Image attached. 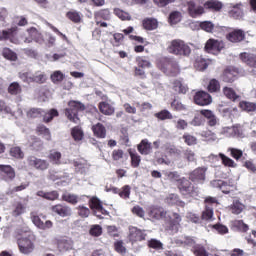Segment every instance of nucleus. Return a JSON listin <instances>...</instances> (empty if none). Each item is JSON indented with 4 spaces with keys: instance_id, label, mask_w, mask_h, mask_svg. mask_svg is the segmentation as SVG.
Segmentation results:
<instances>
[{
    "instance_id": "49",
    "label": "nucleus",
    "mask_w": 256,
    "mask_h": 256,
    "mask_svg": "<svg viewBox=\"0 0 256 256\" xmlns=\"http://www.w3.org/2000/svg\"><path fill=\"white\" fill-rule=\"evenodd\" d=\"M3 57L9 61H17V54L9 48H4L2 52Z\"/></svg>"
},
{
    "instance_id": "44",
    "label": "nucleus",
    "mask_w": 256,
    "mask_h": 256,
    "mask_svg": "<svg viewBox=\"0 0 256 256\" xmlns=\"http://www.w3.org/2000/svg\"><path fill=\"white\" fill-rule=\"evenodd\" d=\"M48 158L54 165H61V152L52 150L50 151Z\"/></svg>"
},
{
    "instance_id": "2",
    "label": "nucleus",
    "mask_w": 256,
    "mask_h": 256,
    "mask_svg": "<svg viewBox=\"0 0 256 256\" xmlns=\"http://www.w3.org/2000/svg\"><path fill=\"white\" fill-rule=\"evenodd\" d=\"M162 175L166 181H170L171 183H177L178 189L182 195L185 197H198L199 190L191 185V182L179 175L177 171L171 170H163Z\"/></svg>"
},
{
    "instance_id": "45",
    "label": "nucleus",
    "mask_w": 256,
    "mask_h": 256,
    "mask_svg": "<svg viewBox=\"0 0 256 256\" xmlns=\"http://www.w3.org/2000/svg\"><path fill=\"white\" fill-rule=\"evenodd\" d=\"M237 131V127L234 126H227L223 127L220 131L221 135H224L225 137H235V133Z\"/></svg>"
},
{
    "instance_id": "43",
    "label": "nucleus",
    "mask_w": 256,
    "mask_h": 256,
    "mask_svg": "<svg viewBox=\"0 0 256 256\" xmlns=\"http://www.w3.org/2000/svg\"><path fill=\"white\" fill-rule=\"evenodd\" d=\"M94 17L97 25H99V19H105V20L109 19L111 17V12H109V10L107 9L100 10L94 14Z\"/></svg>"
},
{
    "instance_id": "61",
    "label": "nucleus",
    "mask_w": 256,
    "mask_h": 256,
    "mask_svg": "<svg viewBox=\"0 0 256 256\" xmlns=\"http://www.w3.org/2000/svg\"><path fill=\"white\" fill-rule=\"evenodd\" d=\"M10 154L12 157H15L16 159H23V157H25V154L23 153V151H21L20 147L11 148Z\"/></svg>"
},
{
    "instance_id": "19",
    "label": "nucleus",
    "mask_w": 256,
    "mask_h": 256,
    "mask_svg": "<svg viewBox=\"0 0 256 256\" xmlns=\"http://www.w3.org/2000/svg\"><path fill=\"white\" fill-rule=\"evenodd\" d=\"M74 167L77 173L85 175L89 171L91 164L85 159H77L74 161Z\"/></svg>"
},
{
    "instance_id": "34",
    "label": "nucleus",
    "mask_w": 256,
    "mask_h": 256,
    "mask_svg": "<svg viewBox=\"0 0 256 256\" xmlns=\"http://www.w3.org/2000/svg\"><path fill=\"white\" fill-rule=\"evenodd\" d=\"M44 123H51L55 117H59V112L57 109H50L48 112L42 113Z\"/></svg>"
},
{
    "instance_id": "41",
    "label": "nucleus",
    "mask_w": 256,
    "mask_h": 256,
    "mask_svg": "<svg viewBox=\"0 0 256 256\" xmlns=\"http://www.w3.org/2000/svg\"><path fill=\"white\" fill-rule=\"evenodd\" d=\"M219 157L222 161V165H224L225 167H232V168L237 167V163H235L233 159L227 157L225 154L220 153Z\"/></svg>"
},
{
    "instance_id": "22",
    "label": "nucleus",
    "mask_w": 256,
    "mask_h": 256,
    "mask_svg": "<svg viewBox=\"0 0 256 256\" xmlns=\"http://www.w3.org/2000/svg\"><path fill=\"white\" fill-rule=\"evenodd\" d=\"M238 74L239 73L235 70V68L229 67L224 71L222 80L225 81V83H233V81L237 79Z\"/></svg>"
},
{
    "instance_id": "30",
    "label": "nucleus",
    "mask_w": 256,
    "mask_h": 256,
    "mask_svg": "<svg viewBox=\"0 0 256 256\" xmlns=\"http://www.w3.org/2000/svg\"><path fill=\"white\" fill-rule=\"evenodd\" d=\"M204 9H209L210 11H219L223 9V3L219 0H208L204 3Z\"/></svg>"
},
{
    "instance_id": "21",
    "label": "nucleus",
    "mask_w": 256,
    "mask_h": 256,
    "mask_svg": "<svg viewBox=\"0 0 256 256\" xmlns=\"http://www.w3.org/2000/svg\"><path fill=\"white\" fill-rule=\"evenodd\" d=\"M26 211L27 204H23L21 201L15 202L12 206V217H21Z\"/></svg>"
},
{
    "instance_id": "51",
    "label": "nucleus",
    "mask_w": 256,
    "mask_h": 256,
    "mask_svg": "<svg viewBox=\"0 0 256 256\" xmlns=\"http://www.w3.org/2000/svg\"><path fill=\"white\" fill-rule=\"evenodd\" d=\"M65 57V53H54V54H46L47 61H50L51 63H55V61H59Z\"/></svg>"
},
{
    "instance_id": "63",
    "label": "nucleus",
    "mask_w": 256,
    "mask_h": 256,
    "mask_svg": "<svg viewBox=\"0 0 256 256\" xmlns=\"http://www.w3.org/2000/svg\"><path fill=\"white\" fill-rule=\"evenodd\" d=\"M171 107L174 111H185V109H187V107H185V105H183L179 100H173Z\"/></svg>"
},
{
    "instance_id": "37",
    "label": "nucleus",
    "mask_w": 256,
    "mask_h": 256,
    "mask_svg": "<svg viewBox=\"0 0 256 256\" xmlns=\"http://www.w3.org/2000/svg\"><path fill=\"white\" fill-rule=\"evenodd\" d=\"M39 135H42L46 141H51V131L45 125H38L36 129Z\"/></svg>"
},
{
    "instance_id": "31",
    "label": "nucleus",
    "mask_w": 256,
    "mask_h": 256,
    "mask_svg": "<svg viewBox=\"0 0 256 256\" xmlns=\"http://www.w3.org/2000/svg\"><path fill=\"white\" fill-rule=\"evenodd\" d=\"M37 196L42 197L43 199H47V201H56V199H59V193L57 191H38Z\"/></svg>"
},
{
    "instance_id": "59",
    "label": "nucleus",
    "mask_w": 256,
    "mask_h": 256,
    "mask_svg": "<svg viewBox=\"0 0 256 256\" xmlns=\"http://www.w3.org/2000/svg\"><path fill=\"white\" fill-rule=\"evenodd\" d=\"M155 117H157V119H160L161 121H165V119H173V115L168 110H162L156 113Z\"/></svg>"
},
{
    "instance_id": "24",
    "label": "nucleus",
    "mask_w": 256,
    "mask_h": 256,
    "mask_svg": "<svg viewBox=\"0 0 256 256\" xmlns=\"http://www.w3.org/2000/svg\"><path fill=\"white\" fill-rule=\"evenodd\" d=\"M219 112L226 119H235L239 115V110L237 108H225L223 106H219Z\"/></svg>"
},
{
    "instance_id": "48",
    "label": "nucleus",
    "mask_w": 256,
    "mask_h": 256,
    "mask_svg": "<svg viewBox=\"0 0 256 256\" xmlns=\"http://www.w3.org/2000/svg\"><path fill=\"white\" fill-rule=\"evenodd\" d=\"M44 111L39 108H32L27 112V117L29 119H37V117H41Z\"/></svg>"
},
{
    "instance_id": "52",
    "label": "nucleus",
    "mask_w": 256,
    "mask_h": 256,
    "mask_svg": "<svg viewBox=\"0 0 256 256\" xmlns=\"http://www.w3.org/2000/svg\"><path fill=\"white\" fill-rule=\"evenodd\" d=\"M89 233L92 237H100L103 233V228L98 224L92 225Z\"/></svg>"
},
{
    "instance_id": "23",
    "label": "nucleus",
    "mask_w": 256,
    "mask_h": 256,
    "mask_svg": "<svg viewBox=\"0 0 256 256\" xmlns=\"http://www.w3.org/2000/svg\"><path fill=\"white\" fill-rule=\"evenodd\" d=\"M240 59L249 67H253L254 69H256V54L243 52L240 54Z\"/></svg>"
},
{
    "instance_id": "50",
    "label": "nucleus",
    "mask_w": 256,
    "mask_h": 256,
    "mask_svg": "<svg viewBox=\"0 0 256 256\" xmlns=\"http://www.w3.org/2000/svg\"><path fill=\"white\" fill-rule=\"evenodd\" d=\"M8 93H10V95H19V93H21V86L19 85V83H11L8 87Z\"/></svg>"
},
{
    "instance_id": "42",
    "label": "nucleus",
    "mask_w": 256,
    "mask_h": 256,
    "mask_svg": "<svg viewBox=\"0 0 256 256\" xmlns=\"http://www.w3.org/2000/svg\"><path fill=\"white\" fill-rule=\"evenodd\" d=\"M114 15H116L118 19H121V21H131V15L119 8L114 9Z\"/></svg>"
},
{
    "instance_id": "26",
    "label": "nucleus",
    "mask_w": 256,
    "mask_h": 256,
    "mask_svg": "<svg viewBox=\"0 0 256 256\" xmlns=\"http://www.w3.org/2000/svg\"><path fill=\"white\" fill-rule=\"evenodd\" d=\"M138 151L141 155H149L153 151V147L151 146L149 140L143 139L138 144Z\"/></svg>"
},
{
    "instance_id": "38",
    "label": "nucleus",
    "mask_w": 256,
    "mask_h": 256,
    "mask_svg": "<svg viewBox=\"0 0 256 256\" xmlns=\"http://www.w3.org/2000/svg\"><path fill=\"white\" fill-rule=\"evenodd\" d=\"M62 199L71 205H77L79 203V196L71 193H64Z\"/></svg>"
},
{
    "instance_id": "39",
    "label": "nucleus",
    "mask_w": 256,
    "mask_h": 256,
    "mask_svg": "<svg viewBox=\"0 0 256 256\" xmlns=\"http://www.w3.org/2000/svg\"><path fill=\"white\" fill-rule=\"evenodd\" d=\"M71 135L74 139V141H82L84 137L83 129L79 126H75L71 129Z\"/></svg>"
},
{
    "instance_id": "62",
    "label": "nucleus",
    "mask_w": 256,
    "mask_h": 256,
    "mask_svg": "<svg viewBox=\"0 0 256 256\" xmlns=\"http://www.w3.org/2000/svg\"><path fill=\"white\" fill-rule=\"evenodd\" d=\"M63 79H65V75H63V73L61 71H55L51 75L52 83H61V81H63Z\"/></svg>"
},
{
    "instance_id": "35",
    "label": "nucleus",
    "mask_w": 256,
    "mask_h": 256,
    "mask_svg": "<svg viewBox=\"0 0 256 256\" xmlns=\"http://www.w3.org/2000/svg\"><path fill=\"white\" fill-rule=\"evenodd\" d=\"M244 209H245L244 204L241 203L239 200L233 201V204L231 205V212L234 215H241V213H243Z\"/></svg>"
},
{
    "instance_id": "14",
    "label": "nucleus",
    "mask_w": 256,
    "mask_h": 256,
    "mask_svg": "<svg viewBox=\"0 0 256 256\" xmlns=\"http://www.w3.org/2000/svg\"><path fill=\"white\" fill-rule=\"evenodd\" d=\"M228 41L231 43H241V41H245V31L241 29H235L229 32L226 36Z\"/></svg>"
},
{
    "instance_id": "1",
    "label": "nucleus",
    "mask_w": 256,
    "mask_h": 256,
    "mask_svg": "<svg viewBox=\"0 0 256 256\" xmlns=\"http://www.w3.org/2000/svg\"><path fill=\"white\" fill-rule=\"evenodd\" d=\"M17 30V27H12L10 29L0 31V41H10V43H14V45L33 43V41L41 45L45 41L43 40V35L35 27L27 29L25 33L20 35H17Z\"/></svg>"
},
{
    "instance_id": "5",
    "label": "nucleus",
    "mask_w": 256,
    "mask_h": 256,
    "mask_svg": "<svg viewBox=\"0 0 256 256\" xmlns=\"http://www.w3.org/2000/svg\"><path fill=\"white\" fill-rule=\"evenodd\" d=\"M168 52L172 55H179L183 57H189L191 55V48L183 40H172L168 45Z\"/></svg>"
},
{
    "instance_id": "40",
    "label": "nucleus",
    "mask_w": 256,
    "mask_h": 256,
    "mask_svg": "<svg viewBox=\"0 0 256 256\" xmlns=\"http://www.w3.org/2000/svg\"><path fill=\"white\" fill-rule=\"evenodd\" d=\"M173 89L176 93H182L185 95L187 93V86L183 84L181 80H174L173 81Z\"/></svg>"
},
{
    "instance_id": "29",
    "label": "nucleus",
    "mask_w": 256,
    "mask_h": 256,
    "mask_svg": "<svg viewBox=\"0 0 256 256\" xmlns=\"http://www.w3.org/2000/svg\"><path fill=\"white\" fill-rule=\"evenodd\" d=\"M209 63H211V60H207L201 56H198L195 60L194 67L198 71H205V69L209 67Z\"/></svg>"
},
{
    "instance_id": "18",
    "label": "nucleus",
    "mask_w": 256,
    "mask_h": 256,
    "mask_svg": "<svg viewBox=\"0 0 256 256\" xmlns=\"http://www.w3.org/2000/svg\"><path fill=\"white\" fill-rule=\"evenodd\" d=\"M206 168H197L189 176L193 183H203L205 181Z\"/></svg>"
},
{
    "instance_id": "8",
    "label": "nucleus",
    "mask_w": 256,
    "mask_h": 256,
    "mask_svg": "<svg viewBox=\"0 0 256 256\" xmlns=\"http://www.w3.org/2000/svg\"><path fill=\"white\" fill-rule=\"evenodd\" d=\"M225 49V43L221 40L209 39L205 44V51L211 55H219Z\"/></svg>"
},
{
    "instance_id": "57",
    "label": "nucleus",
    "mask_w": 256,
    "mask_h": 256,
    "mask_svg": "<svg viewBox=\"0 0 256 256\" xmlns=\"http://www.w3.org/2000/svg\"><path fill=\"white\" fill-rule=\"evenodd\" d=\"M181 21V13L174 11L169 16L170 25H177Z\"/></svg>"
},
{
    "instance_id": "33",
    "label": "nucleus",
    "mask_w": 256,
    "mask_h": 256,
    "mask_svg": "<svg viewBox=\"0 0 256 256\" xmlns=\"http://www.w3.org/2000/svg\"><path fill=\"white\" fill-rule=\"evenodd\" d=\"M67 18L70 19L73 23H81L83 21V14L75 10H71L66 14Z\"/></svg>"
},
{
    "instance_id": "13",
    "label": "nucleus",
    "mask_w": 256,
    "mask_h": 256,
    "mask_svg": "<svg viewBox=\"0 0 256 256\" xmlns=\"http://www.w3.org/2000/svg\"><path fill=\"white\" fill-rule=\"evenodd\" d=\"M30 167H35V169H39L40 171H45V169H49V162L43 159H39L35 156H30L27 159Z\"/></svg>"
},
{
    "instance_id": "27",
    "label": "nucleus",
    "mask_w": 256,
    "mask_h": 256,
    "mask_svg": "<svg viewBox=\"0 0 256 256\" xmlns=\"http://www.w3.org/2000/svg\"><path fill=\"white\" fill-rule=\"evenodd\" d=\"M92 131L95 137H98L99 139H105V137H107V129L101 123H97L96 125H93Z\"/></svg>"
},
{
    "instance_id": "32",
    "label": "nucleus",
    "mask_w": 256,
    "mask_h": 256,
    "mask_svg": "<svg viewBox=\"0 0 256 256\" xmlns=\"http://www.w3.org/2000/svg\"><path fill=\"white\" fill-rule=\"evenodd\" d=\"M222 92L227 99H230V101H237V99L240 97L239 94H237V92H235V90L231 87H224Z\"/></svg>"
},
{
    "instance_id": "20",
    "label": "nucleus",
    "mask_w": 256,
    "mask_h": 256,
    "mask_svg": "<svg viewBox=\"0 0 256 256\" xmlns=\"http://www.w3.org/2000/svg\"><path fill=\"white\" fill-rule=\"evenodd\" d=\"M130 241H145V231L138 229L137 227H130Z\"/></svg>"
},
{
    "instance_id": "60",
    "label": "nucleus",
    "mask_w": 256,
    "mask_h": 256,
    "mask_svg": "<svg viewBox=\"0 0 256 256\" xmlns=\"http://www.w3.org/2000/svg\"><path fill=\"white\" fill-rule=\"evenodd\" d=\"M130 157H131V165L134 168L139 167L141 163V156H139L137 153L130 152Z\"/></svg>"
},
{
    "instance_id": "10",
    "label": "nucleus",
    "mask_w": 256,
    "mask_h": 256,
    "mask_svg": "<svg viewBox=\"0 0 256 256\" xmlns=\"http://www.w3.org/2000/svg\"><path fill=\"white\" fill-rule=\"evenodd\" d=\"M187 11L188 15L192 17V19H197L204 15L205 13V6H202L194 1H190L187 3Z\"/></svg>"
},
{
    "instance_id": "55",
    "label": "nucleus",
    "mask_w": 256,
    "mask_h": 256,
    "mask_svg": "<svg viewBox=\"0 0 256 256\" xmlns=\"http://www.w3.org/2000/svg\"><path fill=\"white\" fill-rule=\"evenodd\" d=\"M166 201L169 205H184V203L179 200V196L177 194H170Z\"/></svg>"
},
{
    "instance_id": "56",
    "label": "nucleus",
    "mask_w": 256,
    "mask_h": 256,
    "mask_svg": "<svg viewBox=\"0 0 256 256\" xmlns=\"http://www.w3.org/2000/svg\"><path fill=\"white\" fill-rule=\"evenodd\" d=\"M190 123L194 127H201V125L203 123H205V118L203 117V115L201 113L200 114H196L194 116L193 120Z\"/></svg>"
},
{
    "instance_id": "28",
    "label": "nucleus",
    "mask_w": 256,
    "mask_h": 256,
    "mask_svg": "<svg viewBox=\"0 0 256 256\" xmlns=\"http://www.w3.org/2000/svg\"><path fill=\"white\" fill-rule=\"evenodd\" d=\"M142 25L147 31H155L159 27V22L155 18H146L143 20Z\"/></svg>"
},
{
    "instance_id": "46",
    "label": "nucleus",
    "mask_w": 256,
    "mask_h": 256,
    "mask_svg": "<svg viewBox=\"0 0 256 256\" xmlns=\"http://www.w3.org/2000/svg\"><path fill=\"white\" fill-rule=\"evenodd\" d=\"M200 29L205 31L206 33H213V29H215V24L211 21H202L200 22Z\"/></svg>"
},
{
    "instance_id": "7",
    "label": "nucleus",
    "mask_w": 256,
    "mask_h": 256,
    "mask_svg": "<svg viewBox=\"0 0 256 256\" xmlns=\"http://www.w3.org/2000/svg\"><path fill=\"white\" fill-rule=\"evenodd\" d=\"M68 107L69 108L65 110L67 119H69V121L72 123H79V116H77V113H79V111H85V105H83L81 102L70 101L68 103Z\"/></svg>"
},
{
    "instance_id": "12",
    "label": "nucleus",
    "mask_w": 256,
    "mask_h": 256,
    "mask_svg": "<svg viewBox=\"0 0 256 256\" xmlns=\"http://www.w3.org/2000/svg\"><path fill=\"white\" fill-rule=\"evenodd\" d=\"M212 102L213 98H211V95L205 91H199L194 96V103H196V105H200L201 107L211 105Z\"/></svg>"
},
{
    "instance_id": "6",
    "label": "nucleus",
    "mask_w": 256,
    "mask_h": 256,
    "mask_svg": "<svg viewBox=\"0 0 256 256\" xmlns=\"http://www.w3.org/2000/svg\"><path fill=\"white\" fill-rule=\"evenodd\" d=\"M158 67L165 73L166 75H178L180 69L177 61L171 58H161L158 62Z\"/></svg>"
},
{
    "instance_id": "4",
    "label": "nucleus",
    "mask_w": 256,
    "mask_h": 256,
    "mask_svg": "<svg viewBox=\"0 0 256 256\" xmlns=\"http://www.w3.org/2000/svg\"><path fill=\"white\" fill-rule=\"evenodd\" d=\"M149 215L152 219H163L168 215V217H170L171 219L170 226L168 228L169 231H172V233H177V231H179L181 215H179L178 213L169 214L161 208L154 207L150 210Z\"/></svg>"
},
{
    "instance_id": "16",
    "label": "nucleus",
    "mask_w": 256,
    "mask_h": 256,
    "mask_svg": "<svg viewBox=\"0 0 256 256\" xmlns=\"http://www.w3.org/2000/svg\"><path fill=\"white\" fill-rule=\"evenodd\" d=\"M53 213L59 215L60 217H71L73 215V210L69 206H64L61 204H57L52 207Z\"/></svg>"
},
{
    "instance_id": "36",
    "label": "nucleus",
    "mask_w": 256,
    "mask_h": 256,
    "mask_svg": "<svg viewBox=\"0 0 256 256\" xmlns=\"http://www.w3.org/2000/svg\"><path fill=\"white\" fill-rule=\"evenodd\" d=\"M239 107L242 111H246L247 113L256 111V104L253 102L242 101L239 103Z\"/></svg>"
},
{
    "instance_id": "11",
    "label": "nucleus",
    "mask_w": 256,
    "mask_h": 256,
    "mask_svg": "<svg viewBox=\"0 0 256 256\" xmlns=\"http://www.w3.org/2000/svg\"><path fill=\"white\" fill-rule=\"evenodd\" d=\"M89 205H90V209H92V211H94V215L96 217L101 218V214L109 215V212H107V210H105V208H103V205L101 204V200H99V198L92 197L89 201ZM99 213H101V214H99Z\"/></svg>"
},
{
    "instance_id": "17",
    "label": "nucleus",
    "mask_w": 256,
    "mask_h": 256,
    "mask_svg": "<svg viewBox=\"0 0 256 256\" xmlns=\"http://www.w3.org/2000/svg\"><path fill=\"white\" fill-rule=\"evenodd\" d=\"M0 175L4 181H13L15 179V170L9 165H0Z\"/></svg>"
},
{
    "instance_id": "64",
    "label": "nucleus",
    "mask_w": 256,
    "mask_h": 256,
    "mask_svg": "<svg viewBox=\"0 0 256 256\" xmlns=\"http://www.w3.org/2000/svg\"><path fill=\"white\" fill-rule=\"evenodd\" d=\"M194 255H196V256H209V254H207V251L205 250V247H203L201 245L194 246Z\"/></svg>"
},
{
    "instance_id": "3",
    "label": "nucleus",
    "mask_w": 256,
    "mask_h": 256,
    "mask_svg": "<svg viewBox=\"0 0 256 256\" xmlns=\"http://www.w3.org/2000/svg\"><path fill=\"white\" fill-rule=\"evenodd\" d=\"M18 234V247L20 253L24 255H29L35 251V244H33V235L29 231V228H24L23 230H17Z\"/></svg>"
},
{
    "instance_id": "15",
    "label": "nucleus",
    "mask_w": 256,
    "mask_h": 256,
    "mask_svg": "<svg viewBox=\"0 0 256 256\" xmlns=\"http://www.w3.org/2000/svg\"><path fill=\"white\" fill-rule=\"evenodd\" d=\"M228 13L233 19H243V4H230Z\"/></svg>"
},
{
    "instance_id": "53",
    "label": "nucleus",
    "mask_w": 256,
    "mask_h": 256,
    "mask_svg": "<svg viewBox=\"0 0 256 256\" xmlns=\"http://www.w3.org/2000/svg\"><path fill=\"white\" fill-rule=\"evenodd\" d=\"M219 89H221V85L219 84V81H217L216 79L210 80L208 85V91H210V93H217Z\"/></svg>"
},
{
    "instance_id": "58",
    "label": "nucleus",
    "mask_w": 256,
    "mask_h": 256,
    "mask_svg": "<svg viewBox=\"0 0 256 256\" xmlns=\"http://www.w3.org/2000/svg\"><path fill=\"white\" fill-rule=\"evenodd\" d=\"M30 219L35 227H37L38 229H41V227H43V222L41 221V218L37 215V213L32 212L30 214Z\"/></svg>"
},
{
    "instance_id": "9",
    "label": "nucleus",
    "mask_w": 256,
    "mask_h": 256,
    "mask_svg": "<svg viewBox=\"0 0 256 256\" xmlns=\"http://www.w3.org/2000/svg\"><path fill=\"white\" fill-rule=\"evenodd\" d=\"M205 210L202 212L203 221H213V205H217V198L207 197L205 199Z\"/></svg>"
},
{
    "instance_id": "54",
    "label": "nucleus",
    "mask_w": 256,
    "mask_h": 256,
    "mask_svg": "<svg viewBox=\"0 0 256 256\" xmlns=\"http://www.w3.org/2000/svg\"><path fill=\"white\" fill-rule=\"evenodd\" d=\"M137 64L140 69H149L151 68V62L145 57L137 58Z\"/></svg>"
},
{
    "instance_id": "47",
    "label": "nucleus",
    "mask_w": 256,
    "mask_h": 256,
    "mask_svg": "<svg viewBox=\"0 0 256 256\" xmlns=\"http://www.w3.org/2000/svg\"><path fill=\"white\" fill-rule=\"evenodd\" d=\"M76 209L79 217H82V219H87L91 215V210L87 206L79 205Z\"/></svg>"
},
{
    "instance_id": "25",
    "label": "nucleus",
    "mask_w": 256,
    "mask_h": 256,
    "mask_svg": "<svg viewBox=\"0 0 256 256\" xmlns=\"http://www.w3.org/2000/svg\"><path fill=\"white\" fill-rule=\"evenodd\" d=\"M100 113L103 115L111 116L115 113V107L107 101H102L98 105Z\"/></svg>"
}]
</instances>
